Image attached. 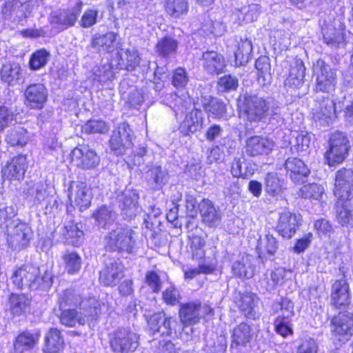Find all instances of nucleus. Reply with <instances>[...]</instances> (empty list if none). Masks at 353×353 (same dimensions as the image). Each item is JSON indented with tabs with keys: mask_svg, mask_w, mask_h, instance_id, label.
Listing matches in <instances>:
<instances>
[{
	"mask_svg": "<svg viewBox=\"0 0 353 353\" xmlns=\"http://www.w3.org/2000/svg\"><path fill=\"white\" fill-rule=\"evenodd\" d=\"M242 108L250 121L259 122L269 115L276 114L277 102L272 97H263L252 93L243 95Z\"/></svg>",
	"mask_w": 353,
	"mask_h": 353,
	"instance_id": "nucleus-1",
	"label": "nucleus"
},
{
	"mask_svg": "<svg viewBox=\"0 0 353 353\" xmlns=\"http://www.w3.org/2000/svg\"><path fill=\"white\" fill-rule=\"evenodd\" d=\"M39 268L32 265H25L16 270L12 276L13 284L19 289H30L37 290H45L52 284L51 275L46 272L41 277L39 276Z\"/></svg>",
	"mask_w": 353,
	"mask_h": 353,
	"instance_id": "nucleus-2",
	"label": "nucleus"
},
{
	"mask_svg": "<svg viewBox=\"0 0 353 353\" xmlns=\"http://www.w3.org/2000/svg\"><path fill=\"white\" fill-rule=\"evenodd\" d=\"M58 303L60 309L79 305L84 311L85 316L90 319H97L101 313V303L95 298L83 299L75 290L69 288L59 294Z\"/></svg>",
	"mask_w": 353,
	"mask_h": 353,
	"instance_id": "nucleus-3",
	"label": "nucleus"
},
{
	"mask_svg": "<svg viewBox=\"0 0 353 353\" xmlns=\"http://www.w3.org/2000/svg\"><path fill=\"white\" fill-rule=\"evenodd\" d=\"M134 234L129 227L117 226L104 237L105 251L132 253L135 244Z\"/></svg>",
	"mask_w": 353,
	"mask_h": 353,
	"instance_id": "nucleus-4",
	"label": "nucleus"
},
{
	"mask_svg": "<svg viewBox=\"0 0 353 353\" xmlns=\"http://www.w3.org/2000/svg\"><path fill=\"white\" fill-rule=\"evenodd\" d=\"M350 148V141L345 134L333 133L329 140V149L325 153L327 164L334 166L341 163L347 157Z\"/></svg>",
	"mask_w": 353,
	"mask_h": 353,
	"instance_id": "nucleus-5",
	"label": "nucleus"
},
{
	"mask_svg": "<svg viewBox=\"0 0 353 353\" xmlns=\"http://www.w3.org/2000/svg\"><path fill=\"white\" fill-rule=\"evenodd\" d=\"M110 345L115 353H132L139 345V336L130 330L119 329L112 334Z\"/></svg>",
	"mask_w": 353,
	"mask_h": 353,
	"instance_id": "nucleus-6",
	"label": "nucleus"
},
{
	"mask_svg": "<svg viewBox=\"0 0 353 353\" xmlns=\"http://www.w3.org/2000/svg\"><path fill=\"white\" fill-rule=\"evenodd\" d=\"M104 266L99 272V282L104 286H115L124 277L125 267L119 259L103 255Z\"/></svg>",
	"mask_w": 353,
	"mask_h": 353,
	"instance_id": "nucleus-7",
	"label": "nucleus"
},
{
	"mask_svg": "<svg viewBox=\"0 0 353 353\" xmlns=\"http://www.w3.org/2000/svg\"><path fill=\"white\" fill-rule=\"evenodd\" d=\"M313 70L316 77V90L317 91L330 93L335 90L336 74L323 59H319L313 65Z\"/></svg>",
	"mask_w": 353,
	"mask_h": 353,
	"instance_id": "nucleus-8",
	"label": "nucleus"
},
{
	"mask_svg": "<svg viewBox=\"0 0 353 353\" xmlns=\"http://www.w3.org/2000/svg\"><path fill=\"white\" fill-rule=\"evenodd\" d=\"M6 234L8 247L14 251L28 248L32 236L30 227L20 221H17Z\"/></svg>",
	"mask_w": 353,
	"mask_h": 353,
	"instance_id": "nucleus-9",
	"label": "nucleus"
},
{
	"mask_svg": "<svg viewBox=\"0 0 353 353\" xmlns=\"http://www.w3.org/2000/svg\"><path fill=\"white\" fill-rule=\"evenodd\" d=\"M72 162L79 168L85 170L97 168L101 158L97 152L88 145H79L71 152Z\"/></svg>",
	"mask_w": 353,
	"mask_h": 353,
	"instance_id": "nucleus-10",
	"label": "nucleus"
},
{
	"mask_svg": "<svg viewBox=\"0 0 353 353\" xmlns=\"http://www.w3.org/2000/svg\"><path fill=\"white\" fill-rule=\"evenodd\" d=\"M334 194L341 202L353 198V170L343 168L335 173Z\"/></svg>",
	"mask_w": 353,
	"mask_h": 353,
	"instance_id": "nucleus-11",
	"label": "nucleus"
},
{
	"mask_svg": "<svg viewBox=\"0 0 353 353\" xmlns=\"http://www.w3.org/2000/svg\"><path fill=\"white\" fill-rule=\"evenodd\" d=\"M121 214L125 220L134 219L141 211L139 204V196L136 190L125 189L119 196Z\"/></svg>",
	"mask_w": 353,
	"mask_h": 353,
	"instance_id": "nucleus-12",
	"label": "nucleus"
},
{
	"mask_svg": "<svg viewBox=\"0 0 353 353\" xmlns=\"http://www.w3.org/2000/svg\"><path fill=\"white\" fill-rule=\"evenodd\" d=\"M131 133L132 130L126 123H120L112 132L110 147L117 155L124 154L127 150L131 148L132 145Z\"/></svg>",
	"mask_w": 353,
	"mask_h": 353,
	"instance_id": "nucleus-13",
	"label": "nucleus"
},
{
	"mask_svg": "<svg viewBox=\"0 0 353 353\" xmlns=\"http://www.w3.org/2000/svg\"><path fill=\"white\" fill-rule=\"evenodd\" d=\"M351 303V292L347 281L341 278L334 281L331 287L330 304L341 309Z\"/></svg>",
	"mask_w": 353,
	"mask_h": 353,
	"instance_id": "nucleus-14",
	"label": "nucleus"
},
{
	"mask_svg": "<svg viewBox=\"0 0 353 353\" xmlns=\"http://www.w3.org/2000/svg\"><path fill=\"white\" fill-rule=\"evenodd\" d=\"M302 216L300 214L284 211L279 214L276 230L285 239H291L301 225Z\"/></svg>",
	"mask_w": 353,
	"mask_h": 353,
	"instance_id": "nucleus-15",
	"label": "nucleus"
},
{
	"mask_svg": "<svg viewBox=\"0 0 353 353\" xmlns=\"http://www.w3.org/2000/svg\"><path fill=\"white\" fill-rule=\"evenodd\" d=\"M312 114L313 119L320 125H329L335 115V103L329 98L316 100Z\"/></svg>",
	"mask_w": 353,
	"mask_h": 353,
	"instance_id": "nucleus-16",
	"label": "nucleus"
},
{
	"mask_svg": "<svg viewBox=\"0 0 353 353\" xmlns=\"http://www.w3.org/2000/svg\"><path fill=\"white\" fill-rule=\"evenodd\" d=\"M331 331L336 336L347 341L353 332V314L349 312H340L332 319ZM341 340V339H339Z\"/></svg>",
	"mask_w": 353,
	"mask_h": 353,
	"instance_id": "nucleus-17",
	"label": "nucleus"
},
{
	"mask_svg": "<svg viewBox=\"0 0 353 353\" xmlns=\"http://www.w3.org/2000/svg\"><path fill=\"white\" fill-rule=\"evenodd\" d=\"M69 199L81 211L87 209L91 203L90 188L83 182L72 183L69 188Z\"/></svg>",
	"mask_w": 353,
	"mask_h": 353,
	"instance_id": "nucleus-18",
	"label": "nucleus"
},
{
	"mask_svg": "<svg viewBox=\"0 0 353 353\" xmlns=\"http://www.w3.org/2000/svg\"><path fill=\"white\" fill-rule=\"evenodd\" d=\"M28 163L26 157L24 155H19L12 158L2 169L3 177L8 180H20L23 179L26 169Z\"/></svg>",
	"mask_w": 353,
	"mask_h": 353,
	"instance_id": "nucleus-19",
	"label": "nucleus"
},
{
	"mask_svg": "<svg viewBox=\"0 0 353 353\" xmlns=\"http://www.w3.org/2000/svg\"><path fill=\"white\" fill-rule=\"evenodd\" d=\"M120 44L119 35L113 32L96 34L91 41V46L98 52H112Z\"/></svg>",
	"mask_w": 353,
	"mask_h": 353,
	"instance_id": "nucleus-20",
	"label": "nucleus"
},
{
	"mask_svg": "<svg viewBox=\"0 0 353 353\" xmlns=\"http://www.w3.org/2000/svg\"><path fill=\"white\" fill-rule=\"evenodd\" d=\"M25 97L28 104L34 109L42 108L48 99V90L41 83H33L25 90Z\"/></svg>",
	"mask_w": 353,
	"mask_h": 353,
	"instance_id": "nucleus-21",
	"label": "nucleus"
},
{
	"mask_svg": "<svg viewBox=\"0 0 353 353\" xmlns=\"http://www.w3.org/2000/svg\"><path fill=\"white\" fill-rule=\"evenodd\" d=\"M198 209L203 223L209 227H216L221 221V214L214 203L208 199H203L199 204Z\"/></svg>",
	"mask_w": 353,
	"mask_h": 353,
	"instance_id": "nucleus-22",
	"label": "nucleus"
},
{
	"mask_svg": "<svg viewBox=\"0 0 353 353\" xmlns=\"http://www.w3.org/2000/svg\"><path fill=\"white\" fill-rule=\"evenodd\" d=\"M285 168L291 180L294 183H303L310 170L305 163L297 158H288L285 163Z\"/></svg>",
	"mask_w": 353,
	"mask_h": 353,
	"instance_id": "nucleus-23",
	"label": "nucleus"
},
{
	"mask_svg": "<svg viewBox=\"0 0 353 353\" xmlns=\"http://www.w3.org/2000/svg\"><path fill=\"white\" fill-rule=\"evenodd\" d=\"M231 333V347H246L254 336L251 325L244 322L235 326Z\"/></svg>",
	"mask_w": 353,
	"mask_h": 353,
	"instance_id": "nucleus-24",
	"label": "nucleus"
},
{
	"mask_svg": "<svg viewBox=\"0 0 353 353\" xmlns=\"http://www.w3.org/2000/svg\"><path fill=\"white\" fill-rule=\"evenodd\" d=\"M201 317V304L200 302L194 301L181 304L179 318L184 325L196 324Z\"/></svg>",
	"mask_w": 353,
	"mask_h": 353,
	"instance_id": "nucleus-25",
	"label": "nucleus"
},
{
	"mask_svg": "<svg viewBox=\"0 0 353 353\" xmlns=\"http://www.w3.org/2000/svg\"><path fill=\"white\" fill-rule=\"evenodd\" d=\"M273 147V141L267 137L254 136L246 141V152L250 156L267 154Z\"/></svg>",
	"mask_w": 353,
	"mask_h": 353,
	"instance_id": "nucleus-26",
	"label": "nucleus"
},
{
	"mask_svg": "<svg viewBox=\"0 0 353 353\" xmlns=\"http://www.w3.org/2000/svg\"><path fill=\"white\" fill-rule=\"evenodd\" d=\"M40 332L25 331L19 334L14 343V349L17 353H23L33 349L38 343Z\"/></svg>",
	"mask_w": 353,
	"mask_h": 353,
	"instance_id": "nucleus-27",
	"label": "nucleus"
},
{
	"mask_svg": "<svg viewBox=\"0 0 353 353\" xmlns=\"http://www.w3.org/2000/svg\"><path fill=\"white\" fill-rule=\"evenodd\" d=\"M22 76V68L17 62H7L3 64L0 70L1 80L10 85L17 84Z\"/></svg>",
	"mask_w": 353,
	"mask_h": 353,
	"instance_id": "nucleus-28",
	"label": "nucleus"
},
{
	"mask_svg": "<svg viewBox=\"0 0 353 353\" xmlns=\"http://www.w3.org/2000/svg\"><path fill=\"white\" fill-rule=\"evenodd\" d=\"M203 114L201 110L194 109L188 113L180 124L179 130L184 135H190L199 130L202 125Z\"/></svg>",
	"mask_w": 353,
	"mask_h": 353,
	"instance_id": "nucleus-29",
	"label": "nucleus"
},
{
	"mask_svg": "<svg viewBox=\"0 0 353 353\" xmlns=\"http://www.w3.org/2000/svg\"><path fill=\"white\" fill-rule=\"evenodd\" d=\"M203 65L212 74H218L225 67L224 57L215 51H207L203 53Z\"/></svg>",
	"mask_w": 353,
	"mask_h": 353,
	"instance_id": "nucleus-30",
	"label": "nucleus"
},
{
	"mask_svg": "<svg viewBox=\"0 0 353 353\" xmlns=\"http://www.w3.org/2000/svg\"><path fill=\"white\" fill-rule=\"evenodd\" d=\"M27 194L30 197L33 205L37 207L45 206L46 208H48L52 201H56L53 199V196L47 192L46 188L41 183L34 184L28 189Z\"/></svg>",
	"mask_w": 353,
	"mask_h": 353,
	"instance_id": "nucleus-31",
	"label": "nucleus"
},
{
	"mask_svg": "<svg viewBox=\"0 0 353 353\" xmlns=\"http://www.w3.org/2000/svg\"><path fill=\"white\" fill-rule=\"evenodd\" d=\"M201 103L205 111L212 118L221 119L226 114V105L222 100L216 97H202Z\"/></svg>",
	"mask_w": 353,
	"mask_h": 353,
	"instance_id": "nucleus-32",
	"label": "nucleus"
},
{
	"mask_svg": "<svg viewBox=\"0 0 353 353\" xmlns=\"http://www.w3.org/2000/svg\"><path fill=\"white\" fill-rule=\"evenodd\" d=\"M256 296L252 293L241 294L239 292L235 296V303L239 310L249 319L256 318Z\"/></svg>",
	"mask_w": 353,
	"mask_h": 353,
	"instance_id": "nucleus-33",
	"label": "nucleus"
},
{
	"mask_svg": "<svg viewBox=\"0 0 353 353\" xmlns=\"http://www.w3.org/2000/svg\"><path fill=\"white\" fill-rule=\"evenodd\" d=\"M44 351L48 353H58L64 347V338L57 328H50L45 335Z\"/></svg>",
	"mask_w": 353,
	"mask_h": 353,
	"instance_id": "nucleus-34",
	"label": "nucleus"
},
{
	"mask_svg": "<svg viewBox=\"0 0 353 353\" xmlns=\"http://www.w3.org/2000/svg\"><path fill=\"white\" fill-rule=\"evenodd\" d=\"M119 59V67L120 69L128 70H134L140 63V59L137 51L134 49H121L117 54Z\"/></svg>",
	"mask_w": 353,
	"mask_h": 353,
	"instance_id": "nucleus-35",
	"label": "nucleus"
},
{
	"mask_svg": "<svg viewBox=\"0 0 353 353\" xmlns=\"http://www.w3.org/2000/svg\"><path fill=\"white\" fill-rule=\"evenodd\" d=\"M305 68L301 61H296L291 65L288 77L285 81V86L288 88L296 89L303 83Z\"/></svg>",
	"mask_w": 353,
	"mask_h": 353,
	"instance_id": "nucleus-36",
	"label": "nucleus"
},
{
	"mask_svg": "<svg viewBox=\"0 0 353 353\" xmlns=\"http://www.w3.org/2000/svg\"><path fill=\"white\" fill-rule=\"evenodd\" d=\"M265 192L270 196H281L286 189L283 180L281 179L277 173L269 172L266 174L264 182Z\"/></svg>",
	"mask_w": 353,
	"mask_h": 353,
	"instance_id": "nucleus-37",
	"label": "nucleus"
},
{
	"mask_svg": "<svg viewBox=\"0 0 353 353\" xmlns=\"http://www.w3.org/2000/svg\"><path fill=\"white\" fill-rule=\"evenodd\" d=\"M322 34L323 41L330 48H339L344 44L343 30L336 29L332 24L322 28Z\"/></svg>",
	"mask_w": 353,
	"mask_h": 353,
	"instance_id": "nucleus-38",
	"label": "nucleus"
},
{
	"mask_svg": "<svg viewBox=\"0 0 353 353\" xmlns=\"http://www.w3.org/2000/svg\"><path fill=\"white\" fill-rule=\"evenodd\" d=\"M9 310L14 316L24 314L29 309L30 299L26 294H11L9 297Z\"/></svg>",
	"mask_w": 353,
	"mask_h": 353,
	"instance_id": "nucleus-39",
	"label": "nucleus"
},
{
	"mask_svg": "<svg viewBox=\"0 0 353 353\" xmlns=\"http://www.w3.org/2000/svg\"><path fill=\"white\" fill-rule=\"evenodd\" d=\"M179 42L170 37H164L159 39L155 46V52L160 57L168 58L176 54Z\"/></svg>",
	"mask_w": 353,
	"mask_h": 353,
	"instance_id": "nucleus-40",
	"label": "nucleus"
},
{
	"mask_svg": "<svg viewBox=\"0 0 353 353\" xmlns=\"http://www.w3.org/2000/svg\"><path fill=\"white\" fill-rule=\"evenodd\" d=\"M93 217L99 227L106 229L116 221L117 213L110 206L102 205L93 214Z\"/></svg>",
	"mask_w": 353,
	"mask_h": 353,
	"instance_id": "nucleus-41",
	"label": "nucleus"
},
{
	"mask_svg": "<svg viewBox=\"0 0 353 353\" xmlns=\"http://www.w3.org/2000/svg\"><path fill=\"white\" fill-rule=\"evenodd\" d=\"M232 271L235 276L239 278L250 279L254 275V267L250 256H242L234 262Z\"/></svg>",
	"mask_w": 353,
	"mask_h": 353,
	"instance_id": "nucleus-42",
	"label": "nucleus"
},
{
	"mask_svg": "<svg viewBox=\"0 0 353 353\" xmlns=\"http://www.w3.org/2000/svg\"><path fill=\"white\" fill-rule=\"evenodd\" d=\"M62 310L59 316V320L62 325L66 327H74L77 323L81 325H85L86 322V317L88 319V315L83 316L81 313H79L74 309H60Z\"/></svg>",
	"mask_w": 353,
	"mask_h": 353,
	"instance_id": "nucleus-43",
	"label": "nucleus"
},
{
	"mask_svg": "<svg viewBox=\"0 0 353 353\" xmlns=\"http://www.w3.org/2000/svg\"><path fill=\"white\" fill-rule=\"evenodd\" d=\"M188 0H166L165 10L172 18L180 19L185 16L188 12Z\"/></svg>",
	"mask_w": 353,
	"mask_h": 353,
	"instance_id": "nucleus-44",
	"label": "nucleus"
},
{
	"mask_svg": "<svg viewBox=\"0 0 353 353\" xmlns=\"http://www.w3.org/2000/svg\"><path fill=\"white\" fill-rule=\"evenodd\" d=\"M148 181L152 182L156 188H163L168 181V172L160 165H152L147 172Z\"/></svg>",
	"mask_w": 353,
	"mask_h": 353,
	"instance_id": "nucleus-45",
	"label": "nucleus"
},
{
	"mask_svg": "<svg viewBox=\"0 0 353 353\" xmlns=\"http://www.w3.org/2000/svg\"><path fill=\"white\" fill-rule=\"evenodd\" d=\"M252 51V44L251 41L247 38H241L238 43L237 50L235 52L236 65H242L248 63Z\"/></svg>",
	"mask_w": 353,
	"mask_h": 353,
	"instance_id": "nucleus-46",
	"label": "nucleus"
},
{
	"mask_svg": "<svg viewBox=\"0 0 353 353\" xmlns=\"http://www.w3.org/2000/svg\"><path fill=\"white\" fill-rule=\"evenodd\" d=\"M254 168L243 159H235L231 166V173L234 177L248 178L254 173Z\"/></svg>",
	"mask_w": 353,
	"mask_h": 353,
	"instance_id": "nucleus-47",
	"label": "nucleus"
},
{
	"mask_svg": "<svg viewBox=\"0 0 353 353\" xmlns=\"http://www.w3.org/2000/svg\"><path fill=\"white\" fill-rule=\"evenodd\" d=\"M278 249V242L276 239L270 234L261 237L258 241L257 250L259 257L268 254L270 256L274 255Z\"/></svg>",
	"mask_w": 353,
	"mask_h": 353,
	"instance_id": "nucleus-48",
	"label": "nucleus"
},
{
	"mask_svg": "<svg viewBox=\"0 0 353 353\" xmlns=\"http://www.w3.org/2000/svg\"><path fill=\"white\" fill-rule=\"evenodd\" d=\"M255 67L258 70L259 81L264 85L270 83L272 77L269 57L266 56L259 57L256 61Z\"/></svg>",
	"mask_w": 353,
	"mask_h": 353,
	"instance_id": "nucleus-49",
	"label": "nucleus"
},
{
	"mask_svg": "<svg viewBox=\"0 0 353 353\" xmlns=\"http://www.w3.org/2000/svg\"><path fill=\"white\" fill-rule=\"evenodd\" d=\"M16 215L17 210L14 205L0 208V229L5 232H8L17 221H19V219L14 220Z\"/></svg>",
	"mask_w": 353,
	"mask_h": 353,
	"instance_id": "nucleus-50",
	"label": "nucleus"
},
{
	"mask_svg": "<svg viewBox=\"0 0 353 353\" xmlns=\"http://www.w3.org/2000/svg\"><path fill=\"white\" fill-rule=\"evenodd\" d=\"M50 58V53L44 48L36 50L33 52L29 60V68L32 70H38L44 68Z\"/></svg>",
	"mask_w": 353,
	"mask_h": 353,
	"instance_id": "nucleus-51",
	"label": "nucleus"
},
{
	"mask_svg": "<svg viewBox=\"0 0 353 353\" xmlns=\"http://www.w3.org/2000/svg\"><path fill=\"white\" fill-rule=\"evenodd\" d=\"M29 138L28 133L26 129L21 127H16L9 131L6 141L13 146H23L27 143Z\"/></svg>",
	"mask_w": 353,
	"mask_h": 353,
	"instance_id": "nucleus-52",
	"label": "nucleus"
},
{
	"mask_svg": "<svg viewBox=\"0 0 353 353\" xmlns=\"http://www.w3.org/2000/svg\"><path fill=\"white\" fill-rule=\"evenodd\" d=\"M336 217L342 226L350 225L353 228V211L340 201L336 204Z\"/></svg>",
	"mask_w": 353,
	"mask_h": 353,
	"instance_id": "nucleus-53",
	"label": "nucleus"
},
{
	"mask_svg": "<svg viewBox=\"0 0 353 353\" xmlns=\"http://www.w3.org/2000/svg\"><path fill=\"white\" fill-rule=\"evenodd\" d=\"M63 260L69 274L77 273L81 267V259L77 252L66 251L63 255Z\"/></svg>",
	"mask_w": 353,
	"mask_h": 353,
	"instance_id": "nucleus-54",
	"label": "nucleus"
},
{
	"mask_svg": "<svg viewBox=\"0 0 353 353\" xmlns=\"http://www.w3.org/2000/svg\"><path fill=\"white\" fill-rule=\"evenodd\" d=\"M324 192V188L318 183L305 185L300 190L302 197L314 200H320Z\"/></svg>",
	"mask_w": 353,
	"mask_h": 353,
	"instance_id": "nucleus-55",
	"label": "nucleus"
},
{
	"mask_svg": "<svg viewBox=\"0 0 353 353\" xmlns=\"http://www.w3.org/2000/svg\"><path fill=\"white\" fill-rule=\"evenodd\" d=\"M63 234L68 243L78 246L83 239V232L77 225L70 223L65 226Z\"/></svg>",
	"mask_w": 353,
	"mask_h": 353,
	"instance_id": "nucleus-56",
	"label": "nucleus"
},
{
	"mask_svg": "<svg viewBox=\"0 0 353 353\" xmlns=\"http://www.w3.org/2000/svg\"><path fill=\"white\" fill-rule=\"evenodd\" d=\"M190 250L193 259L200 260L205 256V241L201 236L193 234L190 238Z\"/></svg>",
	"mask_w": 353,
	"mask_h": 353,
	"instance_id": "nucleus-57",
	"label": "nucleus"
},
{
	"mask_svg": "<svg viewBox=\"0 0 353 353\" xmlns=\"http://www.w3.org/2000/svg\"><path fill=\"white\" fill-rule=\"evenodd\" d=\"M294 136V141H292V147L297 152H307L310 148L311 137L309 133L306 132H296Z\"/></svg>",
	"mask_w": 353,
	"mask_h": 353,
	"instance_id": "nucleus-58",
	"label": "nucleus"
},
{
	"mask_svg": "<svg viewBox=\"0 0 353 353\" xmlns=\"http://www.w3.org/2000/svg\"><path fill=\"white\" fill-rule=\"evenodd\" d=\"M217 86L220 92H229L234 91L239 87V79L231 74H225L219 79Z\"/></svg>",
	"mask_w": 353,
	"mask_h": 353,
	"instance_id": "nucleus-59",
	"label": "nucleus"
},
{
	"mask_svg": "<svg viewBox=\"0 0 353 353\" xmlns=\"http://www.w3.org/2000/svg\"><path fill=\"white\" fill-rule=\"evenodd\" d=\"M82 130L87 134H105L108 132L109 126L102 120H90L82 126Z\"/></svg>",
	"mask_w": 353,
	"mask_h": 353,
	"instance_id": "nucleus-60",
	"label": "nucleus"
},
{
	"mask_svg": "<svg viewBox=\"0 0 353 353\" xmlns=\"http://www.w3.org/2000/svg\"><path fill=\"white\" fill-rule=\"evenodd\" d=\"M79 14V8H74L68 10H63L56 18V23L64 26H72Z\"/></svg>",
	"mask_w": 353,
	"mask_h": 353,
	"instance_id": "nucleus-61",
	"label": "nucleus"
},
{
	"mask_svg": "<svg viewBox=\"0 0 353 353\" xmlns=\"http://www.w3.org/2000/svg\"><path fill=\"white\" fill-rule=\"evenodd\" d=\"M276 310L279 307L281 314L276 317V319H282L284 320H288L294 315V306L293 302L288 298H282L281 301L275 304Z\"/></svg>",
	"mask_w": 353,
	"mask_h": 353,
	"instance_id": "nucleus-62",
	"label": "nucleus"
},
{
	"mask_svg": "<svg viewBox=\"0 0 353 353\" xmlns=\"http://www.w3.org/2000/svg\"><path fill=\"white\" fill-rule=\"evenodd\" d=\"M189 81L188 73L184 68H178L172 74V84L176 88H183Z\"/></svg>",
	"mask_w": 353,
	"mask_h": 353,
	"instance_id": "nucleus-63",
	"label": "nucleus"
},
{
	"mask_svg": "<svg viewBox=\"0 0 353 353\" xmlns=\"http://www.w3.org/2000/svg\"><path fill=\"white\" fill-rule=\"evenodd\" d=\"M285 276V270L282 268H277L272 271L269 281H266L267 285L265 289L267 291L271 292L282 283Z\"/></svg>",
	"mask_w": 353,
	"mask_h": 353,
	"instance_id": "nucleus-64",
	"label": "nucleus"
}]
</instances>
